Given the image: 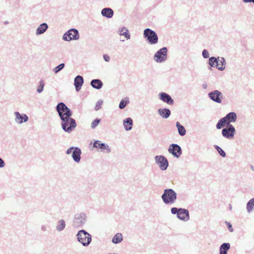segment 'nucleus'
<instances>
[{
	"label": "nucleus",
	"mask_w": 254,
	"mask_h": 254,
	"mask_svg": "<svg viewBox=\"0 0 254 254\" xmlns=\"http://www.w3.org/2000/svg\"><path fill=\"white\" fill-rule=\"evenodd\" d=\"M232 205L231 204H229V209L232 210Z\"/></svg>",
	"instance_id": "obj_49"
},
{
	"label": "nucleus",
	"mask_w": 254,
	"mask_h": 254,
	"mask_svg": "<svg viewBox=\"0 0 254 254\" xmlns=\"http://www.w3.org/2000/svg\"><path fill=\"white\" fill-rule=\"evenodd\" d=\"M226 64V62L224 58L219 57L218 60V66L217 69L220 71H222L225 69V66Z\"/></svg>",
	"instance_id": "obj_27"
},
{
	"label": "nucleus",
	"mask_w": 254,
	"mask_h": 254,
	"mask_svg": "<svg viewBox=\"0 0 254 254\" xmlns=\"http://www.w3.org/2000/svg\"><path fill=\"white\" fill-rule=\"evenodd\" d=\"M75 147H76L71 146L68 148L66 151V154L69 155L71 153H72V151L75 149Z\"/></svg>",
	"instance_id": "obj_40"
},
{
	"label": "nucleus",
	"mask_w": 254,
	"mask_h": 254,
	"mask_svg": "<svg viewBox=\"0 0 254 254\" xmlns=\"http://www.w3.org/2000/svg\"><path fill=\"white\" fill-rule=\"evenodd\" d=\"M56 108L61 120L62 129L66 132L70 133L77 126L75 120L71 118L72 112L63 102L58 103Z\"/></svg>",
	"instance_id": "obj_1"
},
{
	"label": "nucleus",
	"mask_w": 254,
	"mask_h": 254,
	"mask_svg": "<svg viewBox=\"0 0 254 254\" xmlns=\"http://www.w3.org/2000/svg\"><path fill=\"white\" fill-rule=\"evenodd\" d=\"M226 223L227 224V226H228V228L229 230L231 232H233V229L232 228V226L231 224V223L229 222H228L227 221L226 222Z\"/></svg>",
	"instance_id": "obj_43"
},
{
	"label": "nucleus",
	"mask_w": 254,
	"mask_h": 254,
	"mask_svg": "<svg viewBox=\"0 0 254 254\" xmlns=\"http://www.w3.org/2000/svg\"><path fill=\"white\" fill-rule=\"evenodd\" d=\"M218 60L219 57L217 58L215 57H211L209 58L207 63L209 65L216 67L217 68V66H218Z\"/></svg>",
	"instance_id": "obj_26"
},
{
	"label": "nucleus",
	"mask_w": 254,
	"mask_h": 254,
	"mask_svg": "<svg viewBox=\"0 0 254 254\" xmlns=\"http://www.w3.org/2000/svg\"><path fill=\"white\" fill-rule=\"evenodd\" d=\"M168 49L164 47L158 50L153 57L154 60L158 63H162L167 59Z\"/></svg>",
	"instance_id": "obj_6"
},
{
	"label": "nucleus",
	"mask_w": 254,
	"mask_h": 254,
	"mask_svg": "<svg viewBox=\"0 0 254 254\" xmlns=\"http://www.w3.org/2000/svg\"><path fill=\"white\" fill-rule=\"evenodd\" d=\"M127 100H125L124 99H122L119 104V107L120 109H124L126 106L129 103L128 100V98H127Z\"/></svg>",
	"instance_id": "obj_34"
},
{
	"label": "nucleus",
	"mask_w": 254,
	"mask_h": 254,
	"mask_svg": "<svg viewBox=\"0 0 254 254\" xmlns=\"http://www.w3.org/2000/svg\"><path fill=\"white\" fill-rule=\"evenodd\" d=\"M245 3H254V0H243Z\"/></svg>",
	"instance_id": "obj_45"
},
{
	"label": "nucleus",
	"mask_w": 254,
	"mask_h": 254,
	"mask_svg": "<svg viewBox=\"0 0 254 254\" xmlns=\"http://www.w3.org/2000/svg\"><path fill=\"white\" fill-rule=\"evenodd\" d=\"M87 220V216L84 212L78 213L74 215L73 220V227H80L84 225Z\"/></svg>",
	"instance_id": "obj_7"
},
{
	"label": "nucleus",
	"mask_w": 254,
	"mask_h": 254,
	"mask_svg": "<svg viewBox=\"0 0 254 254\" xmlns=\"http://www.w3.org/2000/svg\"><path fill=\"white\" fill-rule=\"evenodd\" d=\"M48 28V25L46 23L41 24L36 29V35H39L44 33L47 30Z\"/></svg>",
	"instance_id": "obj_22"
},
{
	"label": "nucleus",
	"mask_w": 254,
	"mask_h": 254,
	"mask_svg": "<svg viewBox=\"0 0 254 254\" xmlns=\"http://www.w3.org/2000/svg\"><path fill=\"white\" fill-rule=\"evenodd\" d=\"M118 33L120 35H123L128 40L130 38V34L127 28L123 27L119 29Z\"/></svg>",
	"instance_id": "obj_25"
},
{
	"label": "nucleus",
	"mask_w": 254,
	"mask_h": 254,
	"mask_svg": "<svg viewBox=\"0 0 254 254\" xmlns=\"http://www.w3.org/2000/svg\"><path fill=\"white\" fill-rule=\"evenodd\" d=\"M81 150L80 148L76 147L75 149L73 150L71 157L76 163H79L81 160Z\"/></svg>",
	"instance_id": "obj_17"
},
{
	"label": "nucleus",
	"mask_w": 254,
	"mask_h": 254,
	"mask_svg": "<svg viewBox=\"0 0 254 254\" xmlns=\"http://www.w3.org/2000/svg\"><path fill=\"white\" fill-rule=\"evenodd\" d=\"M247 210L250 213L254 209V198L251 199L247 203Z\"/></svg>",
	"instance_id": "obj_32"
},
{
	"label": "nucleus",
	"mask_w": 254,
	"mask_h": 254,
	"mask_svg": "<svg viewBox=\"0 0 254 254\" xmlns=\"http://www.w3.org/2000/svg\"><path fill=\"white\" fill-rule=\"evenodd\" d=\"M65 66V64L64 63H62L58 65V66H56L53 69V72L55 73H58L59 72H60L61 70H62Z\"/></svg>",
	"instance_id": "obj_36"
},
{
	"label": "nucleus",
	"mask_w": 254,
	"mask_h": 254,
	"mask_svg": "<svg viewBox=\"0 0 254 254\" xmlns=\"http://www.w3.org/2000/svg\"><path fill=\"white\" fill-rule=\"evenodd\" d=\"M227 122V125L231 124V123L236 122L237 120V114L235 112H230L224 117Z\"/></svg>",
	"instance_id": "obj_18"
},
{
	"label": "nucleus",
	"mask_w": 254,
	"mask_h": 254,
	"mask_svg": "<svg viewBox=\"0 0 254 254\" xmlns=\"http://www.w3.org/2000/svg\"><path fill=\"white\" fill-rule=\"evenodd\" d=\"M84 83V79L81 75H77L74 80V85L76 92H78Z\"/></svg>",
	"instance_id": "obj_16"
},
{
	"label": "nucleus",
	"mask_w": 254,
	"mask_h": 254,
	"mask_svg": "<svg viewBox=\"0 0 254 254\" xmlns=\"http://www.w3.org/2000/svg\"><path fill=\"white\" fill-rule=\"evenodd\" d=\"M225 126L226 127L227 126V122L226 120L225 119V118L223 117L218 121L216 125V127L217 129H220L223 127H225Z\"/></svg>",
	"instance_id": "obj_31"
},
{
	"label": "nucleus",
	"mask_w": 254,
	"mask_h": 254,
	"mask_svg": "<svg viewBox=\"0 0 254 254\" xmlns=\"http://www.w3.org/2000/svg\"><path fill=\"white\" fill-rule=\"evenodd\" d=\"M103 100H99L96 104L95 110L96 111H98L99 109H100L101 108V105L103 104Z\"/></svg>",
	"instance_id": "obj_38"
},
{
	"label": "nucleus",
	"mask_w": 254,
	"mask_h": 254,
	"mask_svg": "<svg viewBox=\"0 0 254 254\" xmlns=\"http://www.w3.org/2000/svg\"><path fill=\"white\" fill-rule=\"evenodd\" d=\"M212 67H214V66H211L210 65H209L208 66V69L210 70H212Z\"/></svg>",
	"instance_id": "obj_46"
},
{
	"label": "nucleus",
	"mask_w": 254,
	"mask_h": 254,
	"mask_svg": "<svg viewBox=\"0 0 254 254\" xmlns=\"http://www.w3.org/2000/svg\"><path fill=\"white\" fill-rule=\"evenodd\" d=\"M93 146L94 148L101 149V150L106 149V153H109L111 151V148L109 147L108 145L104 143H102L99 140H95L93 143Z\"/></svg>",
	"instance_id": "obj_15"
},
{
	"label": "nucleus",
	"mask_w": 254,
	"mask_h": 254,
	"mask_svg": "<svg viewBox=\"0 0 254 254\" xmlns=\"http://www.w3.org/2000/svg\"><path fill=\"white\" fill-rule=\"evenodd\" d=\"M123 125L126 130H130L132 128L133 120L130 118H127L123 120Z\"/></svg>",
	"instance_id": "obj_19"
},
{
	"label": "nucleus",
	"mask_w": 254,
	"mask_h": 254,
	"mask_svg": "<svg viewBox=\"0 0 254 254\" xmlns=\"http://www.w3.org/2000/svg\"><path fill=\"white\" fill-rule=\"evenodd\" d=\"M65 226L66 224L65 221L63 219H60L57 222L56 230L58 232H61L64 229Z\"/></svg>",
	"instance_id": "obj_28"
},
{
	"label": "nucleus",
	"mask_w": 254,
	"mask_h": 254,
	"mask_svg": "<svg viewBox=\"0 0 254 254\" xmlns=\"http://www.w3.org/2000/svg\"><path fill=\"white\" fill-rule=\"evenodd\" d=\"M251 169H252V170H253V171L254 170V166H253V165H251Z\"/></svg>",
	"instance_id": "obj_48"
},
{
	"label": "nucleus",
	"mask_w": 254,
	"mask_h": 254,
	"mask_svg": "<svg viewBox=\"0 0 254 254\" xmlns=\"http://www.w3.org/2000/svg\"><path fill=\"white\" fill-rule=\"evenodd\" d=\"M101 119L96 118L91 123V127L92 129L95 128L101 122Z\"/></svg>",
	"instance_id": "obj_37"
},
{
	"label": "nucleus",
	"mask_w": 254,
	"mask_h": 254,
	"mask_svg": "<svg viewBox=\"0 0 254 254\" xmlns=\"http://www.w3.org/2000/svg\"><path fill=\"white\" fill-rule=\"evenodd\" d=\"M41 229L43 232H46L48 231V227L46 225H42L41 227Z\"/></svg>",
	"instance_id": "obj_44"
},
{
	"label": "nucleus",
	"mask_w": 254,
	"mask_h": 254,
	"mask_svg": "<svg viewBox=\"0 0 254 254\" xmlns=\"http://www.w3.org/2000/svg\"><path fill=\"white\" fill-rule=\"evenodd\" d=\"M123 240V237L121 233H117L112 238V242L113 243L117 244L121 242Z\"/></svg>",
	"instance_id": "obj_30"
},
{
	"label": "nucleus",
	"mask_w": 254,
	"mask_h": 254,
	"mask_svg": "<svg viewBox=\"0 0 254 254\" xmlns=\"http://www.w3.org/2000/svg\"><path fill=\"white\" fill-rule=\"evenodd\" d=\"M236 132V129L232 124L227 125L222 130V135L223 137L227 139H232Z\"/></svg>",
	"instance_id": "obj_10"
},
{
	"label": "nucleus",
	"mask_w": 254,
	"mask_h": 254,
	"mask_svg": "<svg viewBox=\"0 0 254 254\" xmlns=\"http://www.w3.org/2000/svg\"><path fill=\"white\" fill-rule=\"evenodd\" d=\"M202 87H203V88L204 89H206V87H207V85L206 84H203Z\"/></svg>",
	"instance_id": "obj_47"
},
{
	"label": "nucleus",
	"mask_w": 254,
	"mask_h": 254,
	"mask_svg": "<svg viewBox=\"0 0 254 254\" xmlns=\"http://www.w3.org/2000/svg\"><path fill=\"white\" fill-rule=\"evenodd\" d=\"M171 212L176 214L177 218L182 221L186 222L190 219L189 211L187 209L174 207L171 208Z\"/></svg>",
	"instance_id": "obj_4"
},
{
	"label": "nucleus",
	"mask_w": 254,
	"mask_h": 254,
	"mask_svg": "<svg viewBox=\"0 0 254 254\" xmlns=\"http://www.w3.org/2000/svg\"><path fill=\"white\" fill-rule=\"evenodd\" d=\"M168 151L177 158H179L182 154V149L181 146L175 143H172L169 145Z\"/></svg>",
	"instance_id": "obj_11"
},
{
	"label": "nucleus",
	"mask_w": 254,
	"mask_h": 254,
	"mask_svg": "<svg viewBox=\"0 0 254 254\" xmlns=\"http://www.w3.org/2000/svg\"><path fill=\"white\" fill-rule=\"evenodd\" d=\"M202 55L203 58L207 59L209 57V54L207 50H203L202 52Z\"/></svg>",
	"instance_id": "obj_39"
},
{
	"label": "nucleus",
	"mask_w": 254,
	"mask_h": 254,
	"mask_svg": "<svg viewBox=\"0 0 254 254\" xmlns=\"http://www.w3.org/2000/svg\"><path fill=\"white\" fill-rule=\"evenodd\" d=\"M208 97L213 102L221 103L223 99L222 93L218 90H213L208 93Z\"/></svg>",
	"instance_id": "obj_12"
},
{
	"label": "nucleus",
	"mask_w": 254,
	"mask_h": 254,
	"mask_svg": "<svg viewBox=\"0 0 254 254\" xmlns=\"http://www.w3.org/2000/svg\"><path fill=\"white\" fill-rule=\"evenodd\" d=\"M176 126L178 129V133L181 136H184L186 133L185 127L180 124V122H177Z\"/></svg>",
	"instance_id": "obj_29"
},
{
	"label": "nucleus",
	"mask_w": 254,
	"mask_h": 254,
	"mask_svg": "<svg viewBox=\"0 0 254 254\" xmlns=\"http://www.w3.org/2000/svg\"><path fill=\"white\" fill-rule=\"evenodd\" d=\"M90 85L93 88L100 89L102 87L103 83L100 79H95L91 81Z\"/></svg>",
	"instance_id": "obj_23"
},
{
	"label": "nucleus",
	"mask_w": 254,
	"mask_h": 254,
	"mask_svg": "<svg viewBox=\"0 0 254 254\" xmlns=\"http://www.w3.org/2000/svg\"><path fill=\"white\" fill-rule=\"evenodd\" d=\"M44 86V81L43 79H41L39 81V84L37 89V92L39 93H41L43 91Z\"/></svg>",
	"instance_id": "obj_35"
},
{
	"label": "nucleus",
	"mask_w": 254,
	"mask_h": 254,
	"mask_svg": "<svg viewBox=\"0 0 254 254\" xmlns=\"http://www.w3.org/2000/svg\"><path fill=\"white\" fill-rule=\"evenodd\" d=\"M103 58L104 60L107 62H109L110 61V57L107 54L103 55Z\"/></svg>",
	"instance_id": "obj_41"
},
{
	"label": "nucleus",
	"mask_w": 254,
	"mask_h": 254,
	"mask_svg": "<svg viewBox=\"0 0 254 254\" xmlns=\"http://www.w3.org/2000/svg\"><path fill=\"white\" fill-rule=\"evenodd\" d=\"M215 149L217 151L219 155L222 157H225L226 154L225 152L218 145H215L214 146Z\"/></svg>",
	"instance_id": "obj_33"
},
{
	"label": "nucleus",
	"mask_w": 254,
	"mask_h": 254,
	"mask_svg": "<svg viewBox=\"0 0 254 254\" xmlns=\"http://www.w3.org/2000/svg\"><path fill=\"white\" fill-rule=\"evenodd\" d=\"M143 37L151 45H155L158 42V37L157 33L150 28H146L144 30Z\"/></svg>",
	"instance_id": "obj_5"
},
{
	"label": "nucleus",
	"mask_w": 254,
	"mask_h": 254,
	"mask_svg": "<svg viewBox=\"0 0 254 254\" xmlns=\"http://www.w3.org/2000/svg\"><path fill=\"white\" fill-rule=\"evenodd\" d=\"M155 163L159 166L162 171H165L169 166L167 159L163 155H157L154 158Z\"/></svg>",
	"instance_id": "obj_9"
},
{
	"label": "nucleus",
	"mask_w": 254,
	"mask_h": 254,
	"mask_svg": "<svg viewBox=\"0 0 254 254\" xmlns=\"http://www.w3.org/2000/svg\"><path fill=\"white\" fill-rule=\"evenodd\" d=\"M177 198V194L176 191L172 189H166L161 195V199L163 202L167 205L174 203Z\"/></svg>",
	"instance_id": "obj_2"
},
{
	"label": "nucleus",
	"mask_w": 254,
	"mask_h": 254,
	"mask_svg": "<svg viewBox=\"0 0 254 254\" xmlns=\"http://www.w3.org/2000/svg\"><path fill=\"white\" fill-rule=\"evenodd\" d=\"M231 245L229 243H223L220 247V254H227L228 251L230 249Z\"/></svg>",
	"instance_id": "obj_24"
},
{
	"label": "nucleus",
	"mask_w": 254,
	"mask_h": 254,
	"mask_svg": "<svg viewBox=\"0 0 254 254\" xmlns=\"http://www.w3.org/2000/svg\"><path fill=\"white\" fill-rule=\"evenodd\" d=\"M158 113L164 119L168 118L171 114L170 110L168 108H160L158 109Z\"/></svg>",
	"instance_id": "obj_21"
},
{
	"label": "nucleus",
	"mask_w": 254,
	"mask_h": 254,
	"mask_svg": "<svg viewBox=\"0 0 254 254\" xmlns=\"http://www.w3.org/2000/svg\"><path fill=\"white\" fill-rule=\"evenodd\" d=\"M77 241L83 247H88L92 242V236L85 230H79L76 235Z\"/></svg>",
	"instance_id": "obj_3"
},
{
	"label": "nucleus",
	"mask_w": 254,
	"mask_h": 254,
	"mask_svg": "<svg viewBox=\"0 0 254 254\" xmlns=\"http://www.w3.org/2000/svg\"><path fill=\"white\" fill-rule=\"evenodd\" d=\"M159 99L163 102L167 103L168 105H173L174 104V100L171 96L168 93L165 92H160L159 94Z\"/></svg>",
	"instance_id": "obj_14"
},
{
	"label": "nucleus",
	"mask_w": 254,
	"mask_h": 254,
	"mask_svg": "<svg viewBox=\"0 0 254 254\" xmlns=\"http://www.w3.org/2000/svg\"><path fill=\"white\" fill-rule=\"evenodd\" d=\"M5 166L4 161L0 157V168H3Z\"/></svg>",
	"instance_id": "obj_42"
},
{
	"label": "nucleus",
	"mask_w": 254,
	"mask_h": 254,
	"mask_svg": "<svg viewBox=\"0 0 254 254\" xmlns=\"http://www.w3.org/2000/svg\"><path fill=\"white\" fill-rule=\"evenodd\" d=\"M101 13L103 16L111 18L113 16L114 11L110 7H106L102 9Z\"/></svg>",
	"instance_id": "obj_20"
},
{
	"label": "nucleus",
	"mask_w": 254,
	"mask_h": 254,
	"mask_svg": "<svg viewBox=\"0 0 254 254\" xmlns=\"http://www.w3.org/2000/svg\"><path fill=\"white\" fill-rule=\"evenodd\" d=\"M15 121L19 124H22L23 123L27 122L29 118L25 114H20L18 112H14Z\"/></svg>",
	"instance_id": "obj_13"
},
{
	"label": "nucleus",
	"mask_w": 254,
	"mask_h": 254,
	"mask_svg": "<svg viewBox=\"0 0 254 254\" xmlns=\"http://www.w3.org/2000/svg\"><path fill=\"white\" fill-rule=\"evenodd\" d=\"M79 39L78 31L74 28L69 29L64 34L63 37V39L65 41H70L72 40H76Z\"/></svg>",
	"instance_id": "obj_8"
}]
</instances>
